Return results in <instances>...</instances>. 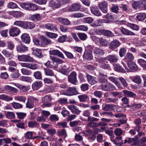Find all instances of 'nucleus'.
Masks as SVG:
<instances>
[{
  "instance_id": "1",
  "label": "nucleus",
  "mask_w": 146,
  "mask_h": 146,
  "mask_svg": "<svg viewBox=\"0 0 146 146\" xmlns=\"http://www.w3.org/2000/svg\"><path fill=\"white\" fill-rule=\"evenodd\" d=\"M64 0H53L49 3V6L53 9L59 8L64 3Z\"/></svg>"
},
{
  "instance_id": "2",
  "label": "nucleus",
  "mask_w": 146,
  "mask_h": 146,
  "mask_svg": "<svg viewBox=\"0 0 146 146\" xmlns=\"http://www.w3.org/2000/svg\"><path fill=\"white\" fill-rule=\"evenodd\" d=\"M88 49L91 50L96 56L103 55L104 54V51L101 49L96 47L93 46L88 45L87 46Z\"/></svg>"
},
{
  "instance_id": "3",
  "label": "nucleus",
  "mask_w": 146,
  "mask_h": 146,
  "mask_svg": "<svg viewBox=\"0 0 146 146\" xmlns=\"http://www.w3.org/2000/svg\"><path fill=\"white\" fill-rule=\"evenodd\" d=\"M41 100L42 102L43 103L41 105L42 107H49L51 106L52 104L50 102L51 99L48 96H45Z\"/></svg>"
},
{
  "instance_id": "4",
  "label": "nucleus",
  "mask_w": 146,
  "mask_h": 146,
  "mask_svg": "<svg viewBox=\"0 0 146 146\" xmlns=\"http://www.w3.org/2000/svg\"><path fill=\"white\" fill-rule=\"evenodd\" d=\"M77 74L75 72H72L68 77V81L73 84H75L77 82Z\"/></svg>"
},
{
  "instance_id": "5",
  "label": "nucleus",
  "mask_w": 146,
  "mask_h": 146,
  "mask_svg": "<svg viewBox=\"0 0 146 146\" xmlns=\"http://www.w3.org/2000/svg\"><path fill=\"white\" fill-rule=\"evenodd\" d=\"M115 89V88L114 86L109 82L102 84L101 87V89L104 91H111Z\"/></svg>"
},
{
  "instance_id": "6",
  "label": "nucleus",
  "mask_w": 146,
  "mask_h": 146,
  "mask_svg": "<svg viewBox=\"0 0 146 146\" xmlns=\"http://www.w3.org/2000/svg\"><path fill=\"white\" fill-rule=\"evenodd\" d=\"M17 58L20 61L30 62L33 61V58L28 55H19Z\"/></svg>"
},
{
  "instance_id": "7",
  "label": "nucleus",
  "mask_w": 146,
  "mask_h": 146,
  "mask_svg": "<svg viewBox=\"0 0 146 146\" xmlns=\"http://www.w3.org/2000/svg\"><path fill=\"white\" fill-rule=\"evenodd\" d=\"M21 33L20 29L16 27H13L9 30V33L11 36L15 37L17 36Z\"/></svg>"
},
{
  "instance_id": "8",
  "label": "nucleus",
  "mask_w": 146,
  "mask_h": 146,
  "mask_svg": "<svg viewBox=\"0 0 146 146\" xmlns=\"http://www.w3.org/2000/svg\"><path fill=\"white\" fill-rule=\"evenodd\" d=\"M77 90L74 87H69L64 92L63 94L67 96H71L76 94Z\"/></svg>"
},
{
  "instance_id": "9",
  "label": "nucleus",
  "mask_w": 146,
  "mask_h": 146,
  "mask_svg": "<svg viewBox=\"0 0 146 146\" xmlns=\"http://www.w3.org/2000/svg\"><path fill=\"white\" fill-rule=\"evenodd\" d=\"M81 5L78 3H74L69 6L68 10L70 11H75L79 10L80 9Z\"/></svg>"
},
{
  "instance_id": "10",
  "label": "nucleus",
  "mask_w": 146,
  "mask_h": 146,
  "mask_svg": "<svg viewBox=\"0 0 146 146\" xmlns=\"http://www.w3.org/2000/svg\"><path fill=\"white\" fill-rule=\"evenodd\" d=\"M143 0L140 1H133L132 3V6L133 8L137 9L138 8L141 9L143 8Z\"/></svg>"
},
{
  "instance_id": "11",
  "label": "nucleus",
  "mask_w": 146,
  "mask_h": 146,
  "mask_svg": "<svg viewBox=\"0 0 146 146\" xmlns=\"http://www.w3.org/2000/svg\"><path fill=\"white\" fill-rule=\"evenodd\" d=\"M120 44V42L118 40L115 39L110 43L109 47V48L113 50L119 47Z\"/></svg>"
},
{
  "instance_id": "12",
  "label": "nucleus",
  "mask_w": 146,
  "mask_h": 146,
  "mask_svg": "<svg viewBox=\"0 0 146 146\" xmlns=\"http://www.w3.org/2000/svg\"><path fill=\"white\" fill-rule=\"evenodd\" d=\"M98 6L104 13H106L108 11V3L105 1H103L100 3Z\"/></svg>"
},
{
  "instance_id": "13",
  "label": "nucleus",
  "mask_w": 146,
  "mask_h": 146,
  "mask_svg": "<svg viewBox=\"0 0 146 146\" xmlns=\"http://www.w3.org/2000/svg\"><path fill=\"white\" fill-rule=\"evenodd\" d=\"M41 43V46H44L50 44H52V43L51 40L48 39L46 38L43 36H41L40 38Z\"/></svg>"
},
{
  "instance_id": "14",
  "label": "nucleus",
  "mask_w": 146,
  "mask_h": 146,
  "mask_svg": "<svg viewBox=\"0 0 146 146\" xmlns=\"http://www.w3.org/2000/svg\"><path fill=\"white\" fill-rule=\"evenodd\" d=\"M92 51L91 50L88 49L84 54L83 57L84 58L88 60H91L93 59L92 55Z\"/></svg>"
},
{
  "instance_id": "15",
  "label": "nucleus",
  "mask_w": 146,
  "mask_h": 146,
  "mask_svg": "<svg viewBox=\"0 0 146 146\" xmlns=\"http://www.w3.org/2000/svg\"><path fill=\"white\" fill-rule=\"evenodd\" d=\"M22 41L25 43L29 44L30 42V38L29 35L26 33L22 34L21 36Z\"/></svg>"
},
{
  "instance_id": "16",
  "label": "nucleus",
  "mask_w": 146,
  "mask_h": 146,
  "mask_svg": "<svg viewBox=\"0 0 146 146\" xmlns=\"http://www.w3.org/2000/svg\"><path fill=\"white\" fill-rule=\"evenodd\" d=\"M16 49L17 50L18 52L21 53H24L27 51L28 50L27 47L22 44L19 45L17 46Z\"/></svg>"
},
{
  "instance_id": "17",
  "label": "nucleus",
  "mask_w": 146,
  "mask_h": 146,
  "mask_svg": "<svg viewBox=\"0 0 146 146\" xmlns=\"http://www.w3.org/2000/svg\"><path fill=\"white\" fill-rule=\"evenodd\" d=\"M118 57L116 55H109L107 57V59L111 63L117 62L118 60Z\"/></svg>"
},
{
  "instance_id": "18",
  "label": "nucleus",
  "mask_w": 146,
  "mask_h": 146,
  "mask_svg": "<svg viewBox=\"0 0 146 146\" xmlns=\"http://www.w3.org/2000/svg\"><path fill=\"white\" fill-rule=\"evenodd\" d=\"M98 32L105 36H114V35L112 33V32L109 30H100L98 31Z\"/></svg>"
},
{
  "instance_id": "19",
  "label": "nucleus",
  "mask_w": 146,
  "mask_h": 146,
  "mask_svg": "<svg viewBox=\"0 0 146 146\" xmlns=\"http://www.w3.org/2000/svg\"><path fill=\"white\" fill-rule=\"evenodd\" d=\"M49 53L51 55L57 56L63 58H64V56L62 53L58 50H51L50 51Z\"/></svg>"
},
{
  "instance_id": "20",
  "label": "nucleus",
  "mask_w": 146,
  "mask_h": 146,
  "mask_svg": "<svg viewBox=\"0 0 146 146\" xmlns=\"http://www.w3.org/2000/svg\"><path fill=\"white\" fill-rule=\"evenodd\" d=\"M90 9L91 13L94 15L97 16H100L102 14L97 7H92Z\"/></svg>"
},
{
  "instance_id": "21",
  "label": "nucleus",
  "mask_w": 146,
  "mask_h": 146,
  "mask_svg": "<svg viewBox=\"0 0 146 146\" xmlns=\"http://www.w3.org/2000/svg\"><path fill=\"white\" fill-rule=\"evenodd\" d=\"M68 108L73 113L78 115L81 112V111L79 110L76 106L73 105L69 106Z\"/></svg>"
},
{
  "instance_id": "22",
  "label": "nucleus",
  "mask_w": 146,
  "mask_h": 146,
  "mask_svg": "<svg viewBox=\"0 0 146 146\" xmlns=\"http://www.w3.org/2000/svg\"><path fill=\"white\" fill-rule=\"evenodd\" d=\"M122 137L121 136H117L116 137L115 139H111L115 144L119 145L121 146V145L123 143V141L122 140Z\"/></svg>"
},
{
  "instance_id": "23",
  "label": "nucleus",
  "mask_w": 146,
  "mask_h": 146,
  "mask_svg": "<svg viewBox=\"0 0 146 146\" xmlns=\"http://www.w3.org/2000/svg\"><path fill=\"white\" fill-rule=\"evenodd\" d=\"M86 77L88 82L91 85H93L96 84L97 81H96V78L87 74Z\"/></svg>"
},
{
  "instance_id": "24",
  "label": "nucleus",
  "mask_w": 146,
  "mask_h": 146,
  "mask_svg": "<svg viewBox=\"0 0 146 146\" xmlns=\"http://www.w3.org/2000/svg\"><path fill=\"white\" fill-rule=\"evenodd\" d=\"M121 32L122 34L127 35H135V34L133 32L123 27L121 28Z\"/></svg>"
},
{
  "instance_id": "25",
  "label": "nucleus",
  "mask_w": 146,
  "mask_h": 146,
  "mask_svg": "<svg viewBox=\"0 0 146 146\" xmlns=\"http://www.w3.org/2000/svg\"><path fill=\"white\" fill-rule=\"evenodd\" d=\"M127 65L129 68L131 70H137L138 69L137 65L133 61L127 62Z\"/></svg>"
},
{
  "instance_id": "26",
  "label": "nucleus",
  "mask_w": 146,
  "mask_h": 146,
  "mask_svg": "<svg viewBox=\"0 0 146 146\" xmlns=\"http://www.w3.org/2000/svg\"><path fill=\"white\" fill-rule=\"evenodd\" d=\"M101 121L98 123L99 125L100 126H104L107 125V123L110 122L111 119L103 118L101 119Z\"/></svg>"
},
{
  "instance_id": "27",
  "label": "nucleus",
  "mask_w": 146,
  "mask_h": 146,
  "mask_svg": "<svg viewBox=\"0 0 146 146\" xmlns=\"http://www.w3.org/2000/svg\"><path fill=\"white\" fill-rule=\"evenodd\" d=\"M42 86V83L41 81H37L33 83L32 88L34 90H36L41 87Z\"/></svg>"
},
{
  "instance_id": "28",
  "label": "nucleus",
  "mask_w": 146,
  "mask_h": 146,
  "mask_svg": "<svg viewBox=\"0 0 146 146\" xmlns=\"http://www.w3.org/2000/svg\"><path fill=\"white\" fill-rule=\"evenodd\" d=\"M134 57L133 54L130 52H127L123 60H126L128 62L132 61Z\"/></svg>"
},
{
  "instance_id": "29",
  "label": "nucleus",
  "mask_w": 146,
  "mask_h": 146,
  "mask_svg": "<svg viewBox=\"0 0 146 146\" xmlns=\"http://www.w3.org/2000/svg\"><path fill=\"white\" fill-rule=\"evenodd\" d=\"M59 21L63 25H71V22L67 19L59 18Z\"/></svg>"
},
{
  "instance_id": "30",
  "label": "nucleus",
  "mask_w": 146,
  "mask_h": 146,
  "mask_svg": "<svg viewBox=\"0 0 146 146\" xmlns=\"http://www.w3.org/2000/svg\"><path fill=\"white\" fill-rule=\"evenodd\" d=\"M115 106L112 104H107L103 107L102 109L105 111H110L113 110V107Z\"/></svg>"
},
{
  "instance_id": "31",
  "label": "nucleus",
  "mask_w": 146,
  "mask_h": 146,
  "mask_svg": "<svg viewBox=\"0 0 146 146\" xmlns=\"http://www.w3.org/2000/svg\"><path fill=\"white\" fill-rule=\"evenodd\" d=\"M46 29L49 30L54 31V29L57 30L56 27L50 23H48L45 25Z\"/></svg>"
},
{
  "instance_id": "32",
  "label": "nucleus",
  "mask_w": 146,
  "mask_h": 146,
  "mask_svg": "<svg viewBox=\"0 0 146 146\" xmlns=\"http://www.w3.org/2000/svg\"><path fill=\"white\" fill-rule=\"evenodd\" d=\"M146 18V14L145 13H140L138 14L136 17V19L139 21L144 20Z\"/></svg>"
},
{
  "instance_id": "33",
  "label": "nucleus",
  "mask_w": 146,
  "mask_h": 146,
  "mask_svg": "<svg viewBox=\"0 0 146 146\" xmlns=\"http://www.w3.org/2000/svg\"><path fill=\"white\" fill-rule=\"evenodd\" d=\"M15 100L25 103L26 100V98L23 96H16L15 97Z\"/></svg>"
},
{
  "instance_id": "34",
  "label": "nucleus",
  "mask_w": 146,
  "mask_h": 146,
  "mask_svg": "<svg viewBox=\"0 0 146 146\" xmlns=\"http://www.w3.org/2000/svg\"><path fill=\"white\" fill-rule=\"evenodd\" d=\"M44 70L45 74L47 76H53L54 75V73L52 70L48 68H44Z\"/></svg>"
},
{
  "instance_id": "35",
  "label": "nucleus",
  "mask_w": 146,
  "mask_h": 146,
  "mask_svg": "<svg viewBox=\"0 0 146 146\" xmlns=\"http://www.w3.org/2000/svg\"><path fill=\"white\" fill-rule=\"evenodd\" d=\"M54 61H53L51 62L48 60L44 64L47 67L56 68L57 67V65L56 64V65H54Z\"/></svg>"
},
{
  "instance_id": "36",
  "label": "nucleus",
  "mask_w": 146,
  "mask_h": 146,
  "mask_svg": "<svg viewBox=\"0 0 146 146\" xmlns=\"http://www.w3.org/2000/svg\"><path fill=\"white\" fill-rule=\"evenodd\" d=\"M2 52L9 59H11L13 57V54L12 53H10L8 50H4L2 51Z\"/></svg>"
},
{
  "instance_id": "37",
  "label": "nucleus",
  "mask_w": 146,
  "mask_h": 146,
  "mask_svg": "<svg viewBox=\"0 0 146 146\" xmlns=\"http://www.w3.org/2000/svg\"><path fill=\"white\" fill-rule=\"evenodd\" d=\"M31 3H22L20 4L21 7L23 9L29 10Z\"/></svg>"
},
{
  "instance_id": "38",
  "label": "nucleus",
  "mask_w": 146,
  "mask_h": 146,
  "mask_svg": "<svg viewBox=\"0 0 146 146\" xmlns=\"http://www.w3.org/2000/svg\"><path fill=\"white\" fill-rule=\"evenodd\" d=\"M28 126L30 128L36 127H38L39 124L36 121H30L28 122Z\"/></svg>"
},
{
  "instance_id": "39",
  "label": "nucleus",
  "mask_w": 146,
  "mask_h": 146,
  "mask_svg": "<svg viewBox=\"0 0 146 146\" xmlns=\"http://www.w3.org/2000/svg\"><path fill=\"white\" fill-rule=\"evenodd\" d=\"M123 92L125 95L128 97L134 98L136 96L135 94L130 91L123 90Z\"/></svg>"
},
{
  "instance_id": "40",
  "label": "nucleus",
  "mask_w": 146,
  "mask_h": 146,
  "mask_svg": "<svg viewBox=\"0 0 146 146\" xmlns=\"http://www.w3.org/2000/svg\"><path fill=\"white\" fill-rule=\"evenodd\" d=\"M0 99L8 101L12 100L13 98L12 97L5 94H2L0 95Z\"/></svg>"
},
{
  "instance_id": "41",
  "label": "nucleus",
  "mask_w": 146,
  "mask_h": 146,
  "mask_svg": "<svg viewBox=\"0 0 146 146\" xmlns=\"http://www.w3.org/2000/svg\"><path fill=\"white\" fill-rule=\"evenodd\" d=\"M70 70L69 68H67L66 69H64L63 68H62L59 69V72L64 75H67L70 72Z\"/></svg>"
},
{
  "instance_id": "42",
  "label": "nucleus",
  "mask_w": 146,
  "mask_h": 146,
  "mask_svg": "<svg viewBox=\"0 0 146 146\" xmlns=\"http://www.w3.org/2000/svg\"><path fill=\"white\" fill-rule=\"evenodd\" d=\"M33 54L38 57L41 58L42 56L40 50L38 49H36L33 50Z\"/></svg>"
},
{
  "instance_id": "43",
  "label": "nucleus",
  "mask_w": 146,
  "mask_h": 146,
  "mask_svg": "<svg viewBox=\"0 0 146 146\" xmlns=\"http://www.w3.org/2000/svg\"><path fill=\"white\" fill-rule=\"evenodd\" d=\"M26 108L29 109L32 108L34 106V102H31L27 99V101L26 104Z\"/></svg>"
},
{
  "instance_id": "44",
  "label": "nucleus",
  "mask_w": 146,
  "mask_h": 146,
  "mask_svg": "<svg viewBox=\"0 0 146 146\" xmlns=\"http://www.w3.org/2000/svg\"><path fill=\"white\" fill-rule=\"evenodd\" d=\"M20 79L21 81L28 82H31L32 81L31 78L28 76H21L20 77Z\"/></svg>"
},
{
  "instance_id": "45",
  "label": "nucleus",
  "mask_w": 146,
  "mask_h": 146,
  "mask_svg": "<svg viewBox=\"0 0 146 146\" xmlns=\"http://www.w3.org/2000/svg\"><path fill=\"white\" fill-rule=\"evenodd\" d=\"M113 66L115 70L122 72H125V71L119 65L115 64H114Z\"/></svg>"
},
{
  "instance_id": "46",
  "label": "nucleus",
  "mask_w": 146,
  "mask_h": 146,
  "mask_svg": "<svg viewBox=\"0 0 146 146\" xmlns=\"http://www.w3.org/2000/svg\"><path fill=\"white\" fill-rule=\"evenodd\" d=\"M99 42L100 44L104 46H107L108 42L106 39H104L102 38H99Z\"/></svg>"
},
{
  "instance_id": "47",
  "label": "nucleus",
  "mask_w": 146,
  "mask_h": 146,
  "mask_svg": "<svg viewBox=\"0 0 146 146\" xmlns=\"http://www.w3.org/2000/svg\"><path fill=\"white\" fill-rule=\"evenodd\" d=\"M133 81L138 84H140L141 82V80L139 76H136L133 77Z\"/></svg>"
},
{
  "instance_id": "48",
  "label": "nucleus",
  "mask_w": 146,
  "mask_h": 146,
  "mask_svg": "<svg viewBox=\"0 0 146 146\" xmlns=\"http://www.w3.org/2000/svg\"><path fill=\"white\" fill-rule=\"evenodd\" d=\"M7 7L8 8L14 9L17 8V6L16 4L14 2H10L8 4Z\"/></svg>"
},
{
  "instance_id": "49",
  "label": "nucleus",
  "mask_w": 146,
  "mask_h": 146,
  "mask_svg": "<svg viewBox=\"0 0 146 146\" xmlns=\"http://www.w3.org/2000/svg\"><path fill=\"white\" fill-rule=\"evenodd\" d=\"M33 76L37 79H40L42 78V74L39 71H36L34 73Z\"/></svg>"
},
{
  "instance_id": "50",
  "label": "nucleus",
  "mask_w": 146,
  "mask_h": 146,
  "mask_svg": "<svg viewBox=\"0 0 146 146\" xmlns=\"http://www.w3.org/2000/svg\"><path fill=\"white\" fill-rule=\"evenodd\" d=\"M76 29L77 30H80L84 31H87L88 29V27L84 25H80L76 27Z\"/></svg>"
},
{
  "instance_id": "51",
  "label": "nucleus",
  "mask_w": 146,
  "mask_h": 146,
  "mask_svg": "<svg viewBox=\"0 0 146 146\" xmlns=\"http://www.w3.org/2000/svg\"><path fill=\"white\" fill-rule=\"evenodd\" d=\"M138 62L143 68H146V61L143 59L138 60Z\"/></svg>"
},
{
  "instance_id": "52",
  "label": "nucleus",
  "mask_w": 146,
  "mask_h": 146,
  "mask_svg": "<svg viewBox=\"0 0 146 146\" xmlns=\"http://www.w3.org/2000/svg\"><path fill=\"white\" fill-rule=\"evenodd\" d=\"M49 119L52 121H56L58 120L59 118L57 115L52 114L50 116Z\"/></svg>"
},
{
  "instance_id": "53",
  "label": "nucleus",
  "mask_w": 146,
  "mask_h": 146,
  "mask_svg": "<svg viewBox=\"0 0 146 146\" xmlns=\"http://www.w3.org/2000/svg\"><path fill=\"white\" fill-rule=\"evenodd\" d=\"M118 100L117 98H107L105 100V102L107 103H115Z\"/></svg>"
},
{
  "instance_id": "54",
  "label": "nucleus",
  "mask_w": 146,
  "mask_h": 146,
  "mask_svg": "<svg viewBox=\"0 0 146 146\" xmlns=\"http://www.w3.org/2000/svg\"><path fill=\"white\" fill-rule=\"evenodd\" d=\"M94 21L93 19L91 17H88L84 19L83 22L84 23L90 24Z\"/></svg>"
},
{
  "instance_id": "55",
  "label": "nucleus",
  "mask_w": 146,
  "mask_h": 146,
  "mask_svg": "<svg viewBox=\"0 0 146 146\" xmlns=\"http://www.w3.org/2000/svg\"><path fill=\"white\" fill-rule=\"evenodd\" d=\"M12 106L15 109H19L23 108V106L21 104L13 102L12 104Z\"/></svg>"
},
{
  "instance_id": "56",
  "label": "nucleus",
  "mask_w": 146,
  "mask_h": 146,
  "mask_svg": "<svg viewBox=\"0 0 146 146\" xmlns=\"http://www.w3.org/2000/svg\"><path fill=\"white\" fill-rule=\"evenodd\" d=\"M115 134L118 136H120L123 133V131L120 128H117L114 131Z\"/></svg>"
},
{
  "instance_id": "57",
  "label": "nucleus",
  "mask_w": 146,
  "mask_h": 146,
  "mask_svg": "<svg viewBox=\"0 0 146 146\" xmlns=\"http://www.w3.org/2000/svg\"><path fill=\"white\" fill-rule=\"evenodd\" d=\"M78 98L80 102H84L87 101V100L88 98V96L85 95H82L79 96Z\"/></svg>"
},
{
  "instance_id": "58",
  "label": "nucleus",
  "mask_w": 146,
  "mask_h": 146,
  "mask_svg": "<svg viewBox=\"0 0 146 146\" xmlns=\"http://www.w3.org/2000/svg\"><path fill=\"white\" fill-rule=\"evenodd\" d=\"M7 118L10 119H14L15 115L14 113L11 112H8L6 115Z\"/></svg>"
},
{
  "instance_id": "59",
  "label": "nucleus",
  "mask_w": 146,
  "mask_h": 146,
  "mask_svg": "<svg viewBox=\"0 0 146 146\" xmlns=\"http://www.w3.org/2000/svg\"><path fill=\"white\" fill-rule=\"evenodd\" d=\"M50 59L52 60V61H54V62H55L59 64H61L63 62V61L59 58H56L54 56H50Z\"/></svg>"
},
{
  "instance_id": "60",
  "label": "nucleus",
  "mask_w": 146,
  "mask_h": 146,
  "mask_svg": "<svg viewBox=\"0 0 146 146\" xmlns=\"http://www.w3.org/2000/svg\"><path fill=\"white\" fill-rule=\"evenodd\" d=\"M58 102L61 105H64L67 103V99L66 98H61L58 101Z\"/></svg>"
},
{
  "instance_id": "61",
  "label": "nucleus",
  "mask_w": 146,
  "mask_h": 146,
  "mask_svg": "<svg viewBox=\"0 0 146 146\" xmlns=\"http://www.w3.org/2000/svg\"><path fill=\"white\" fill-rule=\"evenodd\" d=\"M111 11L115 13H117L118 12L119 9L118 6L113 5L111 8Z\"/></svg>"
},
{
  "instance_id": "62",
  "label": "nucleus",
  "mask_w": 146,
  "mask_h": 146,
  "mask_svg": "<svg viewBox=\"0 0 146 146\" xmlns=\"http://www.w3.org/2000/svg\"><path fill=\"white\" fill-rule=\"evenodd\" d=\"M16 114L18 117L20 119H23L26 115V113L23 112H17Z\"/></svg>"
},
{
  "instance_id": "63",
  "label": "nucleus",
  "mask_w": 146,
  "mask_h": 146,
  "mask_svg": "<svg viewBox=\"0 0 146 146\" xmlns=\"http://www.w3.org/2000/svg\"><path fill=\"white\" fill-rule=\"evenodd\" d=\"M118 79L120 81L124 87H127V86L128 84L124 78L122 77H119L118 78Z\"/></svg>"
},
{
  "instance_id": "64",
  "label": "nucleus",
  "mask_w": 146,
  "mask_h": 146,
  "mask_svg": "<svg viewBox=\"0 0 146 146\" xmlns=\"http://www.w3.org/2000/svg\"><path fill=\"white\" fill-rule=\"evenodd\" d=\"M78 36L81 40H85L87 37V35L84 33H79Z\"/></svg>"
}]
</instances>
